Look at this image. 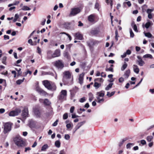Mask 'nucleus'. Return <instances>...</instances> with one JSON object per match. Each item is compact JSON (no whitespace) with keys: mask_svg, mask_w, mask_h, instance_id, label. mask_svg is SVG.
<instances>
[{"mask_svg":"<svg viewBox=\"0 0 154 154\" xmlns=\"http://www.w3.org/2000/svg\"><path fill=\"white\" fill-rule=\"evenodd\" d=\"M71 79L70 81L71 83H72L73 77H72V75L71 72L69 71H65L63 72V81L65 85L66 84L69 83V80Z\"/></svg>","mask_w":154,"mask_h":154,"instance_id":"1","label":"nucleus"},{"mask_svg":"<svg viewBox=\"0 0 154 154\" xmlns=\"http://www.w3.org/2000/svg\"><path fill=\"white\" fill-rule=\"evenodd\" d=\"M48 146L47 144L44 145L42 147L41 150L42 151H45L48 148Z\"/></svg>","mask_w":154,"mask_h":154,"instance_id":"37","label":"nucleus"},{"mask_svg":"<svg viewBox=\"0 0 154 154\" xmlns=\"http://www.w3.org/2000/svg\"><path fill=\"white\" fill-rule=\"evenodd\" d=\"M115 93V91L112 92L111 93H110L109 92H108L106 95L109 97H111Z\"/></svg>","mask_w":154,"mask_h":154,"instance_id":"39","label":"nucleus"},{"mask_svg":"<svg viewBox=\"0 0 154 154\" xmlns=\"http://www.w3.org/2000/svg\"><path fill=\"white\" fill-rule=\"evenodd\" d=\"M75 36L77 39L79 40H82L83 38L82 35L79 32H77L75 34Z\"/></svg>","mask_w":154,"mask_h":154,"instance_id":"14","label":"nucleus"},{"mask_svg":"<svg viewBox=\"0 0 154 154\" xmlns=\"http://www.w3.org/2000/svg\"><path fill=\"white\" fill-rule=\"evenodd\" d=\"M99 43V42L98 41H95L94 42L92 41L91 42V43H89L88 44V45L90 47H91L92 46H93L96 44H98Z\"/></svg>","mask_w":154,"mask_h":154,"instance_id":"25","label":"nucleus"},{"mask_svg":"<svg viewBox=\"0 0 154 154\" xmlns=\"http://www.w3.org/2000/svg\"><path fill=\"white\" fill-rule=\"evenodd\" d=\"M21 9L24 11H28L30 10V9L27 6H24L22 7Z\"/></svg>","mask_w":154,"mask_h":154,"instance_id":"38","label":"nucleus"},{"mask_svg":"<svg viewBox=\"0 0 154 154\" xmlns=\"http://www.w3.org/2000/svg\"><path fill=\"white\" fill-rule=\"evenodd\" d=\"M54 63V65L58 69H62L64 66L63 63L61 60L56 61Z\"/></svg>","mask_w":154,"mask_h":154,"instance_id":"4","label":"nucleus"},{"mask_svg":"<svg viewBox=\"0 0 154 154\" xmlns=\"http://www.w3.org/2000/svg\"><path fill=\"white\" fill-rule=\"evenodd\" d=\"M153 139V137L152 136H149L146 137V140L149 142H151Z\"/></svg>","mask_w":154,"mask_h":154,"instance_id":"31","label":"nucleus"},{"mask_svg":"<svg viewBox=\"0 0 154 154\" xmlns=\"http://www.w3.org/2000/svg\"><path fill=\"white\" fill-rule=\"evenodd\" d=\"M28 111L27 108H25L22 111L21 116L23 118H25L28 116Z\"/></svg>","mask_w":154,"mask_h":154,"instance_id":"10","label":"nucleus"},{"mask_svg":"<svg viewBox=\"0 0 154 154\" xmlns=\"http://www.w3.org/2000/svg\"><path fill=\"white\" fill-rule=\"evenodd\" d=\"M70 136L68 134H65L64 136V138L67 140H68L70 139Z\"/></svg>","mask_w":154,"mask_h":154,"instance_id":"44","label":"nucleus"},{"mask_svg":"<svg viewBox=\"0 0 154 154\" xmlns=\"http://www.w3.org/2000/svg\"><path fill=\"white\" fill-rule=\"evenodd\" d=\"M126 4H127V5L129 7L131 6V4L130 1H128L127 2H124L123 3V6L124 7L126 6Z\"/></svg>","mask_w":154,"mask_h":154,"instance_id":"26","label":"nucleus"},{"mask_svg":"<svg viewBox=\"0 0 154 154\" xmlns=\"http://www.w3.org/2000/svg\"><path fill=\"white\" fill-rule=\"evenodd\" d=\"M15 69L18 72V75H21L22 74V72L21 71V69L20 68H19V69H17L16 68Z\"/></svg>","mask_w":154,"mask_h":154,"instance_id":"45","label":"nucleus"},{"mask_svg":"<svg viewBox=\"0 0 154 154\" xmlns=\"http://www.w3.org/2000/svg\"><path fill=\"white\" fill-rule=\"evenodd\" d=\"M94 81L96 82H103V80L102 78H98L95 79Z\"/></svg>","mask_w":154,"mask_h":154,"instance_id":"49","label":"nucleus"},{"mask_svg":"<svg viewBox=\"0 0 154 154\" xmlns=\"http://www.w3.org/2000/svg\"><path fill=\"white\" fill-rule=\"evenodd\" d=\"M5 109H4L2 108L0 109V114L4 113L5 112Z\"/></svg>","mask_w":154,"mask_h":154,"instance_id":"54","label":"nucleus"},{"mask_svg":"<svg viewBox=\"0 0 154 154\" xmlns=\"http://www.w3.org/2000/svg\"><path fill=\"white\" fill-rule=\"evenodd\" d=\"M28 42L29 44H30L31 45H33V44H32V42L31 39H29V40L28 41Z\"/></svg>","mask_w":154,"mask_h":154,"instance_id":"62","label":"nucleus"},{"mask_svg":"<svg viewBox=\"0 0 154 154\" xmlns=\"http://www.w3.org/2000/svg\"><path fill=\"white\" fill-rule=\"evenodd\" d=\"M34 112L35 115L37 117H39L40 115V112L39 110L38 109H35L34 110Z\"/></svg>","mask_w":154,"mask_h":154,"instance_id":"19","label":"nucleus"},{"mask_svg":"<svg viewBox=\"0 0 154 154\" xmlns=\"http://www.w3.org/2000/svg\"><path fill=\"white\" fill-rule=\"evenodd\" d=\"M58 122V121L57 120H56L55 122L52 125L53 126H56L57 124V122Z\"/></svg>","mask_w":154,"mask_h":154,"instance_id":"56","label":"nucleus"},{"mask_svg":"<svg viewBox=\"0 0 154 154\" xmlns=\"http://www.w3.org/2000/svg\"><path fill=\"white\" fill-rule=\"evenodd\" d=\"M143 57L144 58H149L150 59H152L153 58V57L152 55L149 54H148L143 56Z\"/></svg>","mask_w":154,"mask_h":154,"instance_id":"24","label":"nucleus"},{"mask_svg":"<svg viewBox=\"0 0 154 154\" xmlns=\"http://www.w3.org/2000/svg\"><path fill=\"white\" fill-rule=\"evenodd\" d=\"M36 90L40 94H45V92L38 87L36 88Z\"/></svg>","mask_w":154,"mask_h":154,"instance_id":"21","label":"nucleus"},{"mask_svg":"<svg viewBox=\"0 0 154 154\" xmlns=\"http://www.w3.org/2000/svg\"><path fill=\"white\" fill-rule=\"evenodd\" d=\"M138 60H137V62L138 63V64L141 66H142L143 65L145 64L144 62L142 60L141 57L138 56L137 57Z\"/></svg>","mask_w":154,"mask_h":154,"instance_id":"11","label":"nucleus"},{"mask_svg":"<svg viewBox=\"0 0 154 154\" xmlns=\"http://www.w3.org/2000/svg\"><path fill=\"white\" fill-rule=\"evenodd\" d=\"M99 4L97 3H96V4L95 5V8L96 9H98V10H99Z\"/></svg>","mask_w":154,"mask_h":154,"instance_id":"59","label":"nucleus"},{"mask_svg":"<svg viewBox=\"0 0 154 154\" xmlns=\"http://www.w3.org/2000/svg\"><path fill=\"white\" fill-rule=\"evenodd\" d=\"M140 143L141 144H142L143 145H144L146 144V142L145 140H141L140 141Z\"/></svg>","mask_w":154,"mask_h":154,"instance_id":"50","label":"nucleus"},{"mask_svg":"<svg viewBox=\"0 0 154 154\" xmlns=\"http://www.w3.org/2000/svg\"><path fill=\"white\" fill-rule=\"evenodd\" d=\"M153 17V14H151L149 15H148V17L149 19H152Z\"/></svg>","mask_w":154,"mask_h":154,"instance_id":"52","label":"nucleus"},{"mask_svg":"<svg viewBox=\"0 0 154 154\" xmlns=\"http://www.w3.org/2000/svg\"><path fill=\"white\" fill-rule=\"evenodd\" d=\"M7 59V57L4 56L3 57L2 60V63L5 64H6V60Z\"/></svg>","mask_w":154,"mask_h":154,"instance_id":"41","label":"nucleus"},{"mask_svg":"<svg viewBox=\"0 0 154 154\" xmlns=\"http://www.w3.org/2000/svg\"><path fill=\"white\" fill-rule=\"evenodd\" d=\"M124 80V78L122 77H121L119 79V81L120 82H122Z\"/></svg>","mask_w":154,"mask_h":154,"instance_id":"61","label":"nucleus"},{"mask_svg":"<svg viewBox=\"0 0 154 154\" xmlns=\"http://www.w3.org/2000/svg\"><path fill=\"white\" fill-rule=\"evenodd\" d=\"M113 84L112 83H109V85L105 88V90L108 91L110 89L112 86Z\"/></svg>","mask_w":154,"mask_h":154,"instance_id":"32","label":"nucleus"},{"mask_svg":"<svg viewBox=\"0 0 154 154\" xmlns=\"http://www.w3.org/2000/svg\"><path fill=\"white\" fill-rule=\"evenodd\" d=\"M97 98L98 100V102L99 103H100L101 102H103L104 101V99L103 98H100V97L99 98L98 97H97Z\"/></svg>","mask_w":154,"mask_h":154,"instance_id":"43","label":"nucleus"},{"mask_svg":"<svg viewBox=\"0 0 154 154\" xmlns=\"http://www.w3.org/2000/svg\"><path fill=\"white\" fill-rule=\"evenodd\" d=\"M127 54L130 55L131 53V51L129 50H128L125 52Z\"/></svg>","mask_w":154,"mask_h":154,"instance_id":"58","label":"nucleus"},{"mask_svg":"<svg viewBox=\"0 0 154 154\" xmlns=\"http://www.w3.org/2000/svg\"><path fill=\"white\" fill-rule=\"evenodd\" d=\"M147 22L144 25V26L146 28L148 29L150 26L152 25L153 23L149 20H147Z\"/></svg>","mask_w":154,"mask_h":154,"instance_id":"18","label":"nucleus"},{"mask_svg":"<svg viewBox=\"0 0 154 154\" xmlns=\"http://www.w3.org/2000/svg\"><path fill=\"white\" fill-rule=\"evenodd\" d=\"M129 30L130 34V37L131 38H133L134 36V34L132 30L131 29H130Z\"/></svg>","mask_w":154,"mask_h":154,"instance_id":"42","label":"nucleus"},{"mask_svg":"<svg viewBox=\"0 0 154 154\" xmlns=\"http://www.w3.org/2000/svg\"><path fill=\"white\" fill-rule=\"evenodd\" d=\"M55 146L57 148H59L60 146V143L59 140H57L55 142Z\"/></svg>","mask_w":154,"mask_h":154,"instance_id":"29","label":"nucleus"},{"mask_svg":"<svg viewBox=\"0 0 154 154\" xmlns=\"http://www.w3.org/2000/svg\"><path fill=\"white\" fill-rule=\"evenodd\" d=\"M105 92L103 91H101L100 92H97L96 93L97 95V97L100 98V97H103L104 95Z\"/></svg>","mask_w":154,"mask_h":154,"instance_id":"13","label":"nucleus"},{"mask_svg":"<svg viewBox=\"0 0 154 154\" xmlns=\"http://www.w3.org/2000/svg\"><path fill=\"white\" fill-rule=\"evenodd\" d=\"M78 117H79V116H76L75 114H73L72 115V117L73 119L75 118H76Z\"/></svg>","mask_w":154,"mask_h":154,"instance_id":"63","label":"nucleus"},{"mask_svg":"<svg viewBox=\"0 0 154 154\" xmlns=\"http://www.w3.org/2000/svg\"><path fill=\"white\" fill-rule=\"evenodd\" d=\"M101 86V84L98 83L97 82H94V86L96 89L100 87Z\"/></svg>","mask_w":154,"mask_h":154,"instance_id":"33","label":"nucleus"},{"mask_svg":"<svg viewBox=\"0 0 154 154\" xmlns=\"http://www.w3.org/2000/svg\"><path fill=\"white\" fill-rule=\"evenodd\" d=\"M154 11V9H148L146 10V13L148 14V15L149 14H152V12Z\"/></svg>","mask_w":154,"mask_h":154,"instance_id":"34","label":"nucleus"},{"mask_svg":"<svg viewBox=\"0 0 154 154\" xmlns=\"http://www.w3.org/2000/svg\"><path fill=\"white\" fill-rule=\"evenodd\" d=\"M25 78H23L22 79H19L16 81V83L17 85H20L24 81Z\"/></svg>","mask_w":154,"mask_h":154,"instance_id":"36","label":"nucleus"},{"mask_svg":"<svg viewBox=\"0 0 154 154\" xmlns=\"http://www.w3.org/2000/svg\"><path fill=\"white\" fill-rule=\"evenodd\" d=\"M85 75V73L83 72L82 73L80 74L79 75V83L82 84L83 81V77Z\"/></svg>","mask_w":154,"mask_h":154,"instance_id":"12","label":"nucleus"},{"mask_svg":"<svg viewBox=\"0 0 154 154\" xmlns=\"http://www.w3.org/2000/svg\"><path fill=\"white\" fill-rule=\"evenodd\" d=\"M85 122H82L79 123L76 127V130L79 129L82 125H83L85 123Z\"/></svg>","mask_w":154,"mask_h":154,"instance_id":"23","label":"nucleus"},{"mask_svg":"<svg viewBox=\"0 0 154 154\" xmlns=\"http://www.w3.org/2000/svg\"><path fill=\"white\" fill-rule=\"evenodd\" d=\"M74 109V106H72L71 107L70 109V112L71 113H73V112Z\"/></svg>","mask_w":154,"mask_h":154,"instance_id":"57","label":"nucleus"},{"mask_svg":"<svg viewBox=\"0 0 154 154\" xmlns=\"http://www.w3.org/2000/svg\"><path fill=\"white\" fill-rule=\"evenodd\" d=\"M16 144L19 147H23L25 146L24 143V142L22 140H21L19 142H17Z\"/></svg>","mask_w":154,"mask_h":154,"instance_id":"16","label":"nucleus"},{"mask_svg":"<svg viewBox=\"0 0 154 154\" xmlns=\"http://www.w3.org/2000/svg\"><path fill=\"white\" fill-rule=\"evenodd\" d=\"M133 28L135 32H138V30L137 29V27L136 25H134V26H133Z\"/></svg>","mask_w":154,"mask_h":154,"instance_id":"47","label":"nucleus"},{"mask_svg":"<svg viewBox=\"0 0 154 154\" xmlns=\"http://www.w3.org/2000/svg\"><path fill=\"white\" fill-rule=\"evenodd\" d=\"M96 16L94 14H92L89 15L88 17L89 21L92 23H94L96 22L95 19Z\"/></svg>","mask_w":154,"mask_h":154,"instance_id":"9","label":"nucleus"},{"mask_svg":"<svg viewBox=\"0 0 154 154\" xmlns=\"http://www.w3.org/2000/svg\"><path fill=\"white\" fill-rule=\"evenodd\" d=\"M11 123L8 122L5 124L3 132L5 134L11 130Z\"/></svg>","mask_w":154,"mask_h":154,"instance_id":"5","label":"nucleus"},{"mask_svg":"<svg viewBox=\"0 0 154 154\" xmlns=\"http://www.w3.org/2000/svg\"><path fill=\"white\" fill-rule=\"evenodd\" d=\"M37 123L36 122L33 121H31L29 125L32 128H35L36 126Z\"/></svg>","mask_w":154,"mask_h":154,"instance_id":"20","label":"nucleus"},{"mask_svg":"<svg viewBox=\"0 0 154 154\" xmlns=\"http://www.w3.org/2000/svg\"><path fill=\"white\" fill-rule=\"evenodd\" d=\"M67 95V92L65 90H62L60 94V95L58 97V98L60 100H62L66 97Z\"/></svg>","mask_w":154,"mask_h":154,"instance_id":"7","label":"nucleus"},{"mask_svg":"<svg viewBox=\"0 0 154 154\" xmlns=\"http://www.w3.org/2000/svg\"><path fill=\"white\" fill-rule=\"evenodd\" d=\"M43 83L45 86L49 90L55 91L56 90V87L55 85L48 80L44 81Z\"/></svg>","mask_w":154,"mask_h":154,"instance_id":"2","label":"nucleus"},{"mask_svg":"<svg viewBox=\"0 0 154 154\" xmlns=\"http://www.w3.org/2000/svg\"><path fill=\"white\" fill-rule=\"evenodd\" d=\"M134 144L133 143H128L126 145V147L127 149L130 148L131 146H134Z\"/></svg>","mask_w":154,"mask_h":154,"instance_id":"40","label":"nucleus"},{"mask_svg":"<svg viewBox=\"0 0 154 154\" xmlns=\"http://www.w3.org/2000/svg\"><path fill=\"white\" fill-rule=\"evenodd\" d=\"M22 140L20 137H17L14 138V140L15 143L16 144Z\"/></svg>","mask_w":154,"mask_h":154,"instance_id":"22","label":"nucleus"},{"mask_svg":"<svg viewBox=\"0 0 154 154\" xmlns=\"http://www.w3.org/2000/svg\"><path fill=\"white\" fill-rule=\"evenodd\" d=\"M68 117V114L67 113H65L63 116V119H66Z\"/></svg>","mask_w":154,"mask_h":154,"instance_id":"46","label":"nucleus"},{"mask_svg":"<svg viewBox=\"0 0 154 154\" xmlns=\"http://www.w3.org/2000/svg\"><path fill=\"white\" fill-rule=\"evenodd\" d=\"M4 39L5 40L9 39V36L8 35H5L4 36Z\"/></svg>","mask_w":154,"mask_h":154,"instance_id":"55","label":"nucleus"},{"mask_svg":"<svg viewBox=\"0 0 154 154\" xmlns=\"http://www.w3.org/2000/svg\"><path fill=\"white\" fill-rule=\"evenodd\" d=\"M44 103L46 105H49L51 104V102L48 99H45Z\"/></svg>","mask_w":154,"mask_h":154,"instance_id":"28","label":"nucleus"},{"mask_svg":"<svg viewBox=\"0 0 154 154\" xmlns=\"http://www.w3.org/2000/svg\"><path fill=\"white\" fill-rule=\"evenodd\" d=\"M144 33L145 36L148 38H150L152 36V35L149 32L146 33L144 32Z\"/></svg>","mask_w":154,"mask_h":154,"instance_id":"35","label":"nucleus"},{"mask_svg":"<svg viewBox=\"0 0 154 154\" xmlns=\"http://www.w3.org/2000/svg\"><path fill=\"white\" fill-rule=\"evenodd\" d=\"M133 68L134 72L137 74H138L139 72V69L138 67V66L135 65H133Z\"/></svg>","mask_w":154,"mask_h":154,"instance_id":"15","label":"nucleus"},{"mask_svg":"<svg viewBox=\"0 0 154 154\" xmlns=\"http://www.w3.org/2000/svg\"><path fill=\"white\" fill-rule=\"evenodd\" d=\"M85 97H84L82 98H81L79 100V102L81 103H83L85 102Z\"/></svg>","mask_w":154,"mask_h":154,"instance_id":"48","label":"nucleus"},{"mask_svg":"<svg viewBox=\"0 0 154 154\" xmlns=\"http://www.w3.org/2000/svg\"><path fill=\"white\" fill-rule=\"evenodd\" d=\"M83 25V23H82L80 21L79 22V24L78 26H82Z\"/></svg>","mask_w":154,"mask_h":154,"instance_id":"64","label":"nucleus"},{"mask_svg":"<svg viewBox=\"0 0 154 154\" xmlns=\"http://www.w3.org/2000/svg\"><path fill=\"white\" fill-rule=\"evenodd\" d=\"M127 55V54H126L125 52V53H124L122 55H121V57L122 58H124L125 57H126Z\"/></svg>","mask_w":154,"mask_h":154,"instance_id":"60","label":"nucleus"},{"mask_svg":"<svg viewBox=\"0 0 154 154\" xmlns=\"http://www.w3.org/2000/svg\"><path fill=\"white\" fill-rule=\"evenodd\" d=\"M130 73V71L129 69L126 70L123 76L125 79H127L129 76Z\"/></svg>","mask_w":154,"mask_h":154,"instance_id":"17","label":"nucleus"},{"mask_svg":"<svg viewBox=\"0 0 154 154\" xmlns=\"http://www.w3.org/2000/svg\"><path fill=\"white\" fill-rule=\"evenodd\" d=\"M37 50L38 53L41 54V49L38 47L37 48Z\"/></svg>","mask_w":154,"mask_h":154,"instance_id":"51","label":"nucleus"},{"mask_svg":"<svg viewBox=\"0 0 154 154\" xmlns=\"http://www.w3.org/2000/svg\"><path fill=\"white\" fill-rule=\"evenodd\" d=\"M46 20L45 19H43L41 22V24L42 25H44L45 24Z\"/></svg>","mask_w":154,"mask_h":154,"instance_id":"53","label":"nucleus"},{"mask_svg":"<svg viewBox=\"0 0 154 154\" xmlns=\"http://www.w3.org/2000/svg\"><path fill=\"white\" fill-rule=\"evenodd\" d=\"M47 57L48 59H51L52 58L58 57L60 56V50L59 49L56 50L54 53L52 54V52L49 51L48 52Z\"/></svg>","mask_w":154,"mask_h":154,"instance_id":"3","label":"nucleus"},{"mask_svg":"<svg viewBox=\"0 0 154 154\" xmlns=\"http://www.w3.org/2000/svg\"><path fill=\"white\" fill-rule=\"evenodd\" d=\"M128 66L126 62L124 63V64L122 65L121 70L122 71H124L127 67Z\"/></svg>","mask_w":154,"mask_h":154,"instance_id":"30","label":"nucleus"},{"mask_svg":"<svg viewBox=\"0 0 154 154\" xmlns=\"http://www.w3.org/2000/svg\"><path fill=\"white\" fill-rule=\"evenodd\" d=\"M88 95L89 98V100L90 102H91L94 98L93 94L91 93H90Z\"/></svg>","mask_w":154,"mask_h":154,"instance_id":"27","label":"nucleus"},{"mask_svg":"<svg viewBox=\"0 0 154 154\" xmlns=\"http://www.w3.org/2000/svg\"><path fill=\"white\" fill-rule=\"evenodd\" d=\"M80 12V9L78 8L72 9L70 15L72 16H75L78 14Z\"/></svg>","mask_w":154,"mask_h":154,"instance_id":"8","label":"nucleus"},{"mask_svg":"<svg viewBox=\"0 0 154 154\" xmlns=\"http://www.w3.org/2000/svg\"><path fill=\"white\" fill-rule=\"evenodd\" d=\"M21 112V110L19 108L16 109L14 110L11 111L9 115L11 116H14L18 115Z\"/></svg>","mask_w":154,"mask_h":154,"instance_id":"6","label":"nucleus"}]
</instances>
